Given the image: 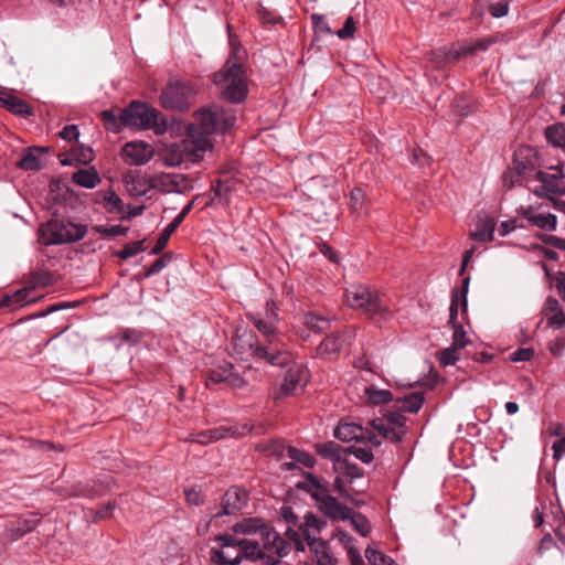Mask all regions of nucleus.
<instances>
[{"label": "nucleus", "mask_w": 565, "mask_h": 565, "mask_svg": "<svg viewBox=\"0 0 565 565\" xmlns=\"http://www.w3.org/2000/svg\"><path fill=\"white\" fill-rule=\"evenodd\" d=\"M194 117L195 124L188 127L186 139L175 145L180 156L172 159V164H179L184 160L196 162L212 149L210 135L217 130L220 114L211 109H201L195 111Z\"/></svg>", "instance_id": "f257e3e1"}, {"label": "nucleus", "mask_w": 565, "mask_h": 565, "mask_svg": "<svg viewBox=\"0 0 565 565\" xmlns=\"http://www.w3.org/2000/svg\"><path fill=\"white\" fill-rule=\"evenodd\" d=\"M230 45L232 52L223 67L213 75L216 85H224L223 97L234 104L244 102L248 94L247 78L244 65L237 56L241 44L231 34V25H227Z\"/></svg>", "instance_id": "f03ea898"}, {"label": "nucleus", "mask_w": 565, "mask_h": 565, "mask_svg": "<svg viewBox=\"0 0 565 565\" xmlns=\"http://www.w3.org/2000/svg\"><path fill=\"white\" fill-rule=\"evenodd\" d=\"M233 350L239 359L257 358L274 366L285 367L292 363L294 356L289 351H278L274 345L260 343L252 331L236 334L232 341Z\"/></svg>", "instance_id": "7ed1b4c3"}, {"label": "nucleus", "mask_w": 565, "mask_h": 565, "mask_svg": "<svg viewBox=\"0 0 565 565\" xmlns=\"http://www.w3.org/2000/svg\"><path fill=\"white\" fill-rule=\"evenodd\" d=\"M345 297L351 308L362 310L372 320L385 321L392 317L387 301L366 285H352Z\"/></svg>", "instance_id": "20e7f679"}, {"label": "nucleus", "mask_w": 565, "mask_h": 565, "mask_svg": "<svg viewBox=\"0 0 565 565\" xmlns=\"http://www.w3.org/2000/svg\"><path fill=\"white\" fill-rule=\"evenodd\" d=\"M86 233V225L64 218H52L40 228L41 241L46 246L77 242Z\"/></svg>", "instance_id": "39448f33"}, {"label": "nucleus", "mask_w": 565, "mask_h": 565, "mask_svg": "<svg viewBox=\"0 0 565 565\" xmlns=\"http://www.w3.org/2000/svg\"><path fill=\"white\" fill-rule=\"evenodd\" d=\"M196 90L190 82L169 83L160 95L161 106L166 109L184 111L190 108Z\"/></svg>", "instance_id": "423d86ee"}, {"label": "nucleus", "mask_w": 565, "mask_h": 565, "mask_svg": "<svg viewBox=\"0 0 565 565\" xmlns=\"http://www.w3.org/2000/svg\"><path fill=\"white\" fill-rule=\"evenodd\" d=\"M405 423L406 417L399 411H395L385 415V418L373 419L370 422V425L379 437L381 436L393 444H398L407 434Z\"/></svg>", "instance_id": "0eeeda50"}, {"label": "nucleus", "mask_w": 565, "mask_h": 565, "mask_svg": "<svg viewBox=\"0 0 565 565\" xmlns=\"http://www.w3.org/2000/svg\"><path fill=\"white\" fill-rule=\"evenodd\" d=\"M551 169L555 172L548 173L541 170L533 172V177L540 182V185L534 186L532 191L539 198L551 200L555 195H565V180L562 170L558 167H551Z\"/></svg>", "instance_id": "6e6552de"}, {"label": "nucleus", "mask_w": 565, "mask_h": 565, "mask_svg": "<svg viewBox=\"0 0 565 565\" xmlns=\"http://www.w3.org/2000/svg\"><path fill=\"white\" fill-rule=\"evenodd\" d=\"M126 127L135 129L152 128L157 124L158 111L145 103L132 102L122 109Z\"/></svg>", "instance_id": "1a4fd4ad"}, {"label": "nucleus", "mask_w": 565, "mask_h": 565, "mask_svg": "<svg viewBox=\"0 0 565 565\" xmlns=\"http://www.w3.org/2000/svg\"><path fill=\"white\" fill-rule=\"evenodd\" d=\"M265 565H279L280 559L290 552V544L274 529L268 527L263 535Z\"/></svg>", "instance_id": "9d476101"}, {"label": "nucleus", "mask_w": 565, "mask_h": 565, "mask_svg": "<svg viewBox=\"0 0 565 565\" xmlns=\"http://www.w3.org/2000/svg\"><path fill=\"white\" fill-rule=\"evenodd\" d=\"M334 436L344 443L355 440L373 446H380L382 444L373 429L370 430L367 427H363L356 423L340 422L334 429Z\"/></svg>", "instance_id": "9b49d317"}, {"label": "nucleus", "mask_w": 565, "mask_h": 565, "mask_svg": "<svg viewBox=\"0 0 565 565\" xmlns=\"http://www.w3.org/2000/svg\"><path fill=\"white\" fill-rule=\"evenodd\" d=\"M522 150L514 154L513 167L503 174V184L510 190L515 185L522 184L524 180H530L534 172V162L526 159L523 161L520 159Z\"/></svg>", "instance_id": "f8f14e48"}, {"label": "nucleus", "mask_w": 565, "mask_h": 565, "mask_svg": "<svg viewBox=\"0 0 565 565\" xmlns=\"http://www.w3.org/2000/svg\"><path fill=\"white\" fill-rule=\"evenodd\" d=\"M248 499V492L244 488L237 486L231 487L224 493L221 501V509L214 514V516L221 518L224 515L236 514L247 505Z\"/></svg>", "instance_id": "ddd939ff"}, {"label": "nucleus", "mask_w": 565, "mask_h": 565, "mask_svg": "<svg viewBox=\"0 0 565 565\" xmlns=\"http://www.w3.org/2000/svg\"><path fill=\"white\" fill-rule=\"evenodd\" d=\"M248 319L264 337L265 345H274L278 351H288L282 343L281 334L277 331V323L256 315H248Z\"/></svg>", "instance_id": "4468645a"}, {"label": "nucleus", "mask_w": 565, "mask_h": 565, "mask_svg": "<svg viewBox=\"0 0 565 565\" xmlns=\"http://www.w3.org/2000/svg\"><path fill=\"white\" fill-rule=\"evenodd\" d=\"M121 154L127 163L141 166L152 159L153 148L143 141H131L122 147Z\"/></svg>", "instance_id": "2eb2a0df"}, {"label": "nucleus", "mask_w": 565, "mask_h": 565, "mask_svg": "<svg viewBox=\"0 0 565 565\" xmlns=\"http://www.w3.org/2000/svg\"><path fill=\"white\" fill-rule=\"evenodd\" d=\"M317 509L326 516L334 521H344L350 518L352 510L342 504L337 498L328 492L316 501Z\"/></svg>", "instance_id": "dca6fc26"}, {"label": "nucleus", "mask_w": 565, "mask_h": 565, "mask_svg": "<svg viewBox=\"0 0 565 565\" xmlns=\"http://www.w3.org/2000/svg\"><path fill=\"white\" fill-rule=\"evenodd\" d=\"M40 522L41 518H38L34 513L11 520L6 525V537L11 542L18 541L25 534L32 532Z\"/></svg>", "instance_id": "f3484780"}, {"label": "nucleus", "mask_w": 565, "mask_h": 565, "mask_svg": "<svg viewBox=\"0 0 565 565\" xmlns=\"http://www.w3.org/2000/svg\"><path fill=\"white\" fill-rule=\"evenodd\" d=\"M296 488L309 493L315 501L330 492L329 481L312 472H305L303 480L297 482Z\"/></svg>", "instance_id": "a211bd4d"}, {"label": "nucleus", "mask_w": 565, "mask_h": 565, "mask_svg": "<svg viewBox=\"0 0 565 565\" xmlns=\"http://www.w3.org/2000/svg\"><path fill=\"white\" fill-rule=\"evenodd\" d=\"M199 199V195L195 196L191 202H189L182 211L172 220L171 223H169L159 235L157 243L154 247L151 250V254H159L161 253L164 247L167 246L171 235L175 232V230L180 226V224L183 222V220L186 217V215L190 213V211L193 207L194 202Z\"/></svg>", "instance_id": "6ab92c4d"}, {"label": "nucleus", "mask_w": 565, "mask_h": 565, "mask_svg": "<svg viewBox=\"0 0 565 565\" xmlns=\"http://www.w3.org/2000/svg\"><path fill=\"white\" fill-rule=\"evenodd\" d=\"M342 345V334L340 332L330 333L316 348V355L323 360L334 361L338 359Z\"/></svg>", "instance_id": "aec40b11"}, {"label": "nucleus", "mask_w": 565, "mask_h": 565, "mask_svg": "<svg viewBox=\"0 0 565 565\" xmlns=\"http://www.w3.org/2000/svg\"><path fill=\"white\" fill-rule=\"evenodd\" d=\"M0 107L21 117H30L34 114V109L29 103L7 92H0Z\"/></svg>", "instance_id": "412c9836"}, {"label": "nucleus", "mask_w": 565, "mask_h": 565, "mask_svg": "<svg viewBox=\"0 0 565 565\" xmlns=\"http://www.w3.org/2000/svg\"><path fill=\"white\" fill-rule=\"evenodd\" d=\"M305 370L300 364H294L285 373L284 382L279 387L277 398L290 396L295 393L301 382Z\"/></svg>", "instance_id": "4be33fe9"}, {"label": "nucleus", "mask_w": 565, "mask_h": 565, "mask_svg": "<svg viewBox=\"0 0 565 565\" xmlns=\"http://www.w3.org/2000/svg\"><path fill=\"white\" fill-rule=\"evenodd\" d=\"M542 313L546 318L547 327L562 329L565 326V313L555 297H547Z\"/></svg>", "instance_id": "5701e85b"}, {"label": "nucleus", "mask_w": 565, "mask_h": 565, "mask_svg": "<svg viewBox=\"0 0 565 565\" xmlns=\"http://www.w3.org/2000/svg\"><path fill=\"white\" fill-rule=\"evenodd\" d=\"M236 435H238L236 428L231 427V426L230 427L221 426V427L207 429L204 431H200L198 434H191L188 437L186 441L198 443L201 445H207L212 441H217L222 438H225L226 436H236Z\"/></svg>", "instance_id": "b1692460"}, {"label": "nucleus", "mask_w": 565, "mask_h": 565, "mask_svg": "<svg viewBox=\"0 0 565 565\" xmlns=\"http://www.w3.org/2000/svg\"><path fill=\"white\" fill-rule=\"evenodd\" d=\"M469 282H470V277L463 278L461 287L459 289H455L451 294V302H450V307H449V321H448V323L450 326L458 324L457 317H458L459 302L461 303L462 312H467V307H468L467 294H468Z\"/></svg>", "instance_id": "393cba45"}, {"label": "nucleus", "mask_w": 565, "mask_h": 565, "mask_svg": "<svg viewBox=\"0 0 565 565\" xmlns=\"http://www.w3.org/2000/svg\"><path fill=\"white\" fill-rule=\"evenodd\" d=\"M326 526V520L319 518L315 513L309 512L305 515V522L299 525V531L309 546H313L316 543H319V545L323 546L321 541L317 542L316 539L311 537L310 529L320 532Z\"/></svg>", "instance_id": "a878e982"}, {"label": "nucleus", "mask_w": 565, "mask_h": 565, "mask_svg": "<svg viewBox=\"0 0 565 565\" xmlns=\"http://www.w3.org/2000/svg\"><path fill=\"white\" fill-rule=\"evenodd\" d=\"M424 401L423 392H414L394 399L393 406L396 411L415 414L422 408Z\"/></svg>", "instance_id": "bb28decb"}, {"label": "nucleus", "mask_w": 565, "mask_h": 565, "mask_svg": "<svg viewBox=\"0 0 565 565\" xmlns=\"http://www.w3.org/2000/svg\"><path fill=\"white\" fill-rule=\"evenodd\" d=\"M46 148L30 147L28 148L21 159L17 162V167L24 171H38L42 168L39 154L45 153Z\"/></svg>", "instance_id": "cd10ccee"}, {"label": "nucleus", "mask_w": 565, "mask_h": 565, "mask_svg": "<svg viewBox=\"0 0 565 565\" xmlns=\"http://www.w3.org/2000/svg\"><path fill=\"white\" fill-rule=\"evenodd\" d=\"M269 526L260 518H245L235 523L232 527L235 534H253L259 532L263 535L264 531Z\"/></svg>", "instance_id": "c85d7f7f"}, {"label": "nucleus", "mask_w": 565, "mask_h": 565, "mask_svg": "<svg viewBox=\"0 0 565 565\" xmlns=\"http://www.w3.org/2000/svg\"><path fill=\"white\" fill-rule=\"evenodd\" d=\"M107 492V487L100 481L90 483H78L73 487L70 497L95 498L104 495Z\"/></svg>", "instance_id": "c756f323"}, {"label": "nucleus", "mask_w": 565, "mask_h": 565, "mask_svg": "<svg viewBox=\"0 0 565 565\" xmlns=\"http://www.w3.org/2000/svg\"><path fill=\"white\" fill-rule=\"evenodd\" d=\"M72 181L83 188L93 189L100 183V178L94 167L88 169H78L72 174Z\"/></svg>", "instance_id": "7c9ffc66"}, {"label": "nucleus", "mask_w": 565, "mask_h": 565, "mask_svg": "<svg viewBox=\"0 0 565 565\" xmlns=\"http://www.w3.org/2000/svg\"><path fill=\"white\" fill-rule=\"evenodd\" d=\"M100 119L107 130L113 132H119L122 127H126L125 114L122 109H107L100 113Z\"/></svg>", "instance_id": "2f4dec72"}, {"label": "nucleus", "mask_w": 565, "mask_h": 565, "mask_svg": "<svg viewBox=\"0 0 565 565\" xmlns=\"http://www.w3.org/2000/svg\"><path fill=\"white\" fill-rule=\"evenodd\" d=\"M338 475H343L349 478L352 482L354 479L362 478L364 471L356 463L350 462L347 458L337 459L334 462V469Z\"/></svg>", "instance_id": "473e14b6"}, {"label": "nucleus", "mask_w": 565, "mask_h": 565, "mask_svg": "<svg viewBox=\"0 0 565 565\" xmlns=\"http://www.w3.org/2000/svg\"><path fill=\"white\" fill-rule=\"evenodd\" d=\"M241 552L245 559L256 562L262 561L265 564V556L260 544L255 540L242 539Z\"/></svg>", "instance_id": "72a5a7b5"}, {"label": "nucleus", "mask_w": 565, "mask_h": 565, "mask_svg": "<svg viewBox=\"0 0 565 565\" xmlns=\"http://www.w3.org/2000/svg\"><path fill=\"white\" fill-rule=\"evenodd\" d=\"M234 369L232 363L225 362L209 371L206 376V386L211 387L212 384L227 383L228 375Z\"/></svg>", "instance_id": "f704fd0d"}, {"label": "nucleus", "mask_w": 565, "mask_h": 565, "mask_svg": "<svg viewBox=\"0 0 565 565\" xmlns=\"http://www.w3.org/2000/svg\"><path fill=\"white\" fill-rule=\"evenodd\" d=\"M302 323L315 333H322L330 329V320L328 318L312 312L303 316Z\"/></svg>", "instance_id": "c9c22d12"}, {"label": "nucleus", "mask_w": 565, "mask_h": 565, "mask_svg": "<svg viewBox=\"0 0 565 565\" xmlns=\"http://www.w3.org/2000/svg\"><path fill=\"white\" fill-rule=\"evenodd\" d=\"M455 54L454 47L446 49L440 47L434 50L427 54V61L433 63L435 67H443L448 63H456L457 60H452V55Z\"/></svg>", "instance_id": "e433bc0d"}, {"label": "nucleus", "mask_w": 565, "mask_h": 565, "mask_svg": "<svg viewBox=\"0 0 565 565\" xmlns=\"http://www.w3.org/2000/svg\"><path fill=\"white\" fill-rule=\"evenodd\" d=\"M28 295H29L28 289L17 290L12 295L6 294L0 299V307H8V308H12V309L23 307L25 303L30 302L28 300Z\"/></svg>", "instance_id": "4c0bfd02"}, {"label": "nucleus", "mask_w": 565, "mask_h": 565, "mask_svg": "<svg viewBox=\"0 0 565 565\" xmlns=\"http://www.w3.org/2000/svg\"><path fill=\"white\" fill-rule=\"evenodd\" d=\"M365 397L373 405L386 404L393 402V395L388 390H379L374 385L365 387Z\"/></svg>", "instance_id": "58836bf2"}, {"label": "nucleus", "mask_w": 565, "mask_h": 565, "mask_svg": "<svg viewBox=\"0 0 565 565\" xmlns=\"http://www.w3.org/2000/svg\"><path fill=\"white\" fill-rule=\"evenodd\" d=\"M245 559L241 550L236 555H228L223 550H216L212 548L211 551V562L213 564H221V565H239L242 561Z\"/></svg>", "instance_id": "ea45409f"}, {"label": "nucleus", "mask_w": 565, "mask_h": 565, "mask_svg": "<svg viewBox=\"0 0 565 565\" xmlns=\"http://www.w3.org/2000/svg\"><path fill=\"white\" fill-rule=\"evenodd\" d=\"M545 137L550 143L555 147H564L565 146V124H557L553 126H548L545 129Z\"/></svg>", "instance_id": "a19ab883"}, {"label": "nucleus", "mask_w": 565, "mask_h": 565, "mask_svg": "<svg viewBox=\"0 0 565 565\" xmlns=\"http://www.w3.org/2000/svg\"><path fill=\"white\" fill-rule=\"evenodd\" d=\"M316 450L322 458L330 459L333 461V463L337 459H342L341 447L334 441L317 444Z\"/></svg>", "instance_id": "79ce46f5"}, {"label": "nucleus", "mask_w": 565, "mask_h": 565, "mask_svg": "<svg viewBox=\"0 0 565 565\" xmlns=\"http://www.w3.org/2000/svg\"><path fill=\"white\" fill-rule=\"evenodd\" d=\"M530 224L541 230L555 231L557 225V217L552 213L537 214L536 217L530 218Z\"/></svg>", "instance_id": "37998d69"}, {"label": "nucleus", "mask_w": 565, "mask_h": 565, "mask_svg": "<svg viewBox=\"0 0 565 565\" xmlns=\"http://www.w3.org/2000/svg\"><path fill=\"white\" fill-rule=\"evenodd\" d=\"M287 447L281 440H270L258 444L257 449L265 451L268 456L281 458L287 451Z\"/></svg>", "instance_id": "c03bdc74"}, {"label": "nucleus", "mask_w": 565, "mask_h": 565, "mask_svg": "<svg viewBox=\"0 0 565 565\" xmlns=\"http://www.w3.org/2000/svg\"><path fill=\"white\" fill-rule=\"evenodd\" d=\"M287 452H288L289 458L303 465L305 467H307V468L315 467L316 459L310 454H308L303 450H300L296 447H292V446L287 447Z\"/></svg>", "instance_id": "a18cd8bd"}, {"label": "nucleus", "mask_w": 565, "mask_h": 565, "mask_svg": "<svg viewBox=\"0 0 565 565\" xmlns=\"http://www.w3.org/2000/svg\"><path fill=\"white\" fill-rule=\"evenodd\" d=\"M365 557L370 565H392L394 559L381 551L367 546Z\"/></svg>", "instance_id": "49530a36"}, {"label": "nucleus", "mask_w": 565, "mask_h": 565, "mask_svg": "<svg viewBox=\"0 0 565 565\" xmlns=\"http://www.w3.org/2000/svg\"><path fill=\"white\" fill-rule=\"evenodd\" d=\"M459 348L450 345L449 348L443 349L437 353V360L440 365L448 366L454 365L459 360Z\"/></svg>", "instance_id": "de8ad7c7"}, {"label": "nucleus", "mask_w": 565, "mask_h": 565, "mask_svg": "<svg viewBox=\"0 0 565 565\" xmlns=\"http://www.w3.org/2000/svg\"><path fill=\"white\" fill-rule=\"evenodd\" d=\"M233 190V186L230 184V181H224L221 179L215 180L211 185V191L214 193V196L220 201L225 200L228 201V194Z\"/></svg>", "instance_id": "09e8293b"}, {"label": "nucleus", "mask_w": 565, "mask_h": 565, "mask_svg": "<svg viewBox=\"0 0 565 565\" xmlns=\"http://www.w3.org/2000/svg\"><path fill=\"white\" fill-rule=\"evenodd\" d=\"M104 202L109 213H124V202L114 191H108L105 194Z\"/></svg>", "instance_id": "8fccbe9b"}, {"label": "nucleus", "mask_w": 565, "mask_h": 565, "mask_svg": "<svg viewBox=\"0 0 565 565\" xmlns=\"http://www.w3.org/2000/svg\"><path fill=\"white\" fill-rule=\"evenodd\" d=\"M351 523L356 532H359L362 536H367L371 532V524L369 520L360 512L353 513V515L349 518Z\"/></svg>", "instance_id": "3c124183"}, {"label": "nucleus", "mask_w": 565, "mask_h": 565, "mask_svg": "<svg viewBox=\"0 0 565 565\" xmlns=\"http://www.w3.org/2000/svg\"><path fill=\"white\" fill-rule=\"evenodd\" d=\"M145 249V241H135L126 244L121 250L116 253V256L121 259H127L129 257L137 255L140 252H143Z\"/></svg>", "instance_id": "603ef678"}, {"label": "nucleus", "mask_w": 565, "mask_h": 565, "mask_svg": "<svg viewBox=\"0 0 565 565\" xmlns=\"http://www.w3.org/2000/svg\"><path fill=\"white\" fill-rule=\"evenodd\" d=\"M494 224L492 221L484 222L482 228L471 233V238L479 242H491L493 239Z\"/></svg>", "instance_id": "864d4df0"}, {"label": "nucleus", "mask_w": 565, "mask_h": 565, "mask_svg": "<svg viewBox=\"0 0 565 565\" xmlns=\"http://www.w3.org/2000/svg\"><path fill=\"white\" fill-rule=\"evenodd\" d=\"M258 19L263 24H277L282 21L281 17L277 15L275 12L268 10L263 4H258L257 8Z\"/></svg>", "instance_id": "5fc2aeb1"}, {"label": "nucleus", "mask_w": 565, "mask_h": 565, "mask_svg": "<svg viewBox=\"0 0 565 565\" xmlns=\"http://www.w3.org/2000/svg\"><path fill=\"white\" fill-rule=\"evenodd\" d=\"M347 452L353 455L356 459L361 460L364 463L372 462L374 458L372 450L367 447L351 446L347 450Z\"/></svg>", "instance_id": "6e6d98bb"}, {"label": "nucleus", "mask_w": 565, "mask_h": 565, "mask_svg": "<svg viewBox=\"0 0 565 565\" xmlns=\"http://www.w3.org/2000/svg\"><path fill=\"white\" fill-rule=\"evenodd\" d=\"M311 20L316 34H332V30L329 26L324 15L313 13L311 15Z\"/></svg>", "instance_id": "4d7b16f0"}, {"label": "nucleus", "mask_w": 565, "mask_h": 565, "mask_svg": "<svg viewBox=\"0 0 565 565\" xmlns=\"http://www.w3.org/2000/svg\"><path fill=\"white\" fill-rule=\"evenodd\" d=\"M451 327L454 329L452 343L451 344L455 345V348L462 349L468 343H470V340L467 338L466 331L463 330L461 324H455V326H451Z\"/></svg>", "instance_id": "13d9d810"}, {"label": "nucleus", "mask_w": 565, "mask_h": 565, "mask_svg": "<svg viewBox=\"0 0 565 565\" xmlns=\"http://www.w3.org/2000/svg\"><path fill=\"white\" fill-rule=\"evenodd\" d=\"M333 490L344 500H348L356 505H360V502L352 498L351 493L345 488L343 479L340 476H338L333 481Z\"/></svg>", "instance_id": "bf43d9fd"}, {"label": "nucleus", "mask_w": 565, "mask_h": 565, "mask_svg": "<svg viewBox=\"0 0 565 565\" xmlns=\"http://www.w3.org/2000/svg\"><path fill=\"white\" fill-rule=\"evenodd\" d=\"M355 30L354 18L350 15L345 19L343 28L338 30L337 35L342 40L352 39L354 38Z\"/></svg>", "instance_id": "052dcab7"}, {"label": "nucleus", "mask_w": 565, "mask_h": 565, "mask_svg": "<svg viewBox=\"0 0 565 565\" xmlns=\"http://www.w3.org/2000/svg\"><path fill=\"white\" fill-rule=\"evenodd\" d=\"M488 10L493 18H502L509 12V2L507 0H501L490 3Z\"/></svg>", "instance_id": "680f3d73"}, {"label": "nucleus", "mask_w": 565, "mask_h": 565, "mask_svg": "<svg viewBox=\"0 0 565 565\" xmlns=\"http://www.w3.org/2000/svg\"><path fill=\"white\" fill-rule=\"evenodd\" d=\"M277 310H278V308H277L276 302L273 299H270V300H267V302H266L264 315H257V316L263 317L269 321L277 323L279 321V316H278Z\"/></svg>", "instance_id": "e2e57ef3"}, {"label": "nucleus", "mask_w": 565, "mask_h": 565, "mask_svg": "<svg viewBox=\"0 0 565 565\" xmlns=\"http://www.w3.org/2000/svg\"><path fill=\"white\" fill-rule=\"evenodd\" d=\"M539 238L546 245H551L554 248L565 250V238L548 234H540Z\"/></svg>", "instance_id": "0e129e2a"}, {"label": "nucleus", "mask_w": 565, "mask_h": 565, "mask_svg": "<svg viewBox=\"0 0 565 565\" xmlns=\"http://www.w3.org/2000/svg\"><path fill=\"white\" fill-rule=\"evenodd\" d=\"M533 355L534 350L532 348H520L510 355V359L513 362H523L530 361Z\"/></svg>", "instance_id": "69168bd1"}, {"label": "nucleus", "mask_w": 565, "mask_h": 565, "mask_svg": "<svg viewBox=\"0 0 565 565\" xmlns=\"http://www.w3.org/2000/svg\"><path fill=\"white\" fill-rule=\"evenodd\" d=\"M227 386H230L233 390H243L247 386V382L244 377H242L239 374L234 373L233 370L231 371L228 375V380L226 383Z\"/></svg>", "instance_id": "338daca9"}, {"label": "nucleus", "mask_w": 565, "mask_h": 565, "mask_svg": "<svg viewBox=\"0 0 565 565\" xmlns=\"http://www.w3.org/2000/svg\"><path fill=\"white\" fill-rule=\"evenodd\" d=\"M58 136L67 141L77 140L79 136L77 125H67L60 132Z\"/></svg>", "instance_id": "774afa93"}]
</instances>
